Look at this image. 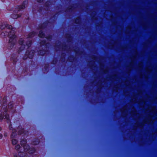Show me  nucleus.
Returning <instances> with one entry per match:
<instances>
[{"mask_svg":"<svg viewBox=\"0 0 157 157\" xmlns=\"http://www.w3.org/2000/svg\"><path fill=\"white\" fill-rule=\"evenodd\" d=\"M0 28L1 30L4 29L6 30L5 33H3H3L5 34V36H9L10 38L9 44L11 46L10 48L12 47L16 41L15 29L13 28L11 25L6 24H2L1 25Z\"/></svg>","mask_w":157,"mask_h":157,"instance_id":"nucleus-1","label":"nucleus"},{"mask_svg":"<svg viewBox=\"0 0 157 157\" xmlns=\"http://www.w3.org/2000/svg\"><path fill=\"white\" fill-rule=\"evenodd\" d=\"M21 147H20L19 145H16L15 148L16 149H20L23 148L24 152H20L18 153V155L20 157H24L26 155L27 153L31 154L33 153L35 151V149L33 148H29V146L26 144V141L25 139L22 140L21 142Z\"/></svg>","mask_w":157,"mask_h":157,"instance_id":"nucleus-2","label":"nucleus"},{"mask_svg":"<svg viewBox=\"0 0 157 157\" xmlns=\"http://www.w3.org/2000/svg\"><path fill=\"white\" fill-rule=\"evenodd\" d=\"M12 104V102H10L9 104L8 108H7L6 107L5 109L4 108L5 107H4V106L3 105L2 106L3 109H2L0 111L1 114H2L3 116H4L5 119H6L7 122H10V121L9 119V116L7 113V112L9 108H12V106H11ZM4 106H5V105H4Z\"/></svg>","mask_w":157,"mask_h":157,"instance_id":"nucleus-3","label":"nucleus"},{"mask_svg":"<svg viewBox=\"0 0 157 157\" xmlns=\"http://www.w3.org/2000/svg\"><path fill=\"white\" fill-rule=\"evenodd\" d=\"M24 40L23 39H20L19 40V44L21 45V47H20V50H23L26 46H27L28 48L30 47L31 45L32 42L30 41H29L26 43V45L24 44L23 41Z\"/></svg>","mask_w":157,"mask_h":157,"instance_id":"nucleus-4","label":"nucleus"},{"mask_svg":"<svg viewBox=\"0 0 157 157\" xmlns=\"http://www.w3.org/2000/svg\"><path fill=\"white\" fill-rule=\"evenodd\" d=\"M35 52L34 50L31 51L30 52H29L28 51H27L26 54L29 58L31 59L33 57Z\"/></svg>","mask_w":157,"mask_h":157,"instance_id":"nucleus-5","label":"nucleus"},{"mask_svg":"<svg viewBox=\"0 0 157 157\" xmlns=\"http://www.w3.org/2000/svg\"><path fill=\"white\" fill-rule=\"evenodd\" d=\"M27 3H28V2L27 1H25L23 2L22 5L21 6H18V11H19L21 10H22L23 9H24L25 7V4H27Z\"/></svg>","mask_w":157,"mask_h":157,"instance_id":"nucleus-6","label":"nucleus"},{"mask_svg":"<svg viewBox=\"0 0 157 157\" xmlns=\"http://www.w3.org/2000/svg\"><path fill=\"white\" fill-rule=\"evenodd\" d=\"M16 131L14 129H13L12 130V134L11 135V138H12L15 137L16 135Z\"/></svg>","mask_w":157,"mask_h":157,"instance_id":"nucleus-7","label":"nucleus"},{"mask_svg":"<svg viewBox=\"0 0 157 157\" xmlns=\"http://www.w3.org/2000/svg\"><path fill=\"white\" fill-rule=\"evenodd\" d=\"M39 36L40 37L43 38L44 36V34L41 31L39 33Z\"/></svg>","mask_w":157,"mask_h":157,"instance_id":"nucleus-8","label":"nucleus"},{"mask_svg":"<svg viewBox=\"0 0 157 157\" xmlns=\"http://www.w3.org/2000/svg\"><path fill=\"white\" fill-rule=\"evenodd\" d=\"M39 143V140L38 139H36L35 141H33V144L34 145L38 144Z\"/></svg>","mask_w":157,"mask_h":157,"instance_id":"nucleus-9","label":"nucleus"},{"mask_svg":"<svg viewBox=\"0 0 157 157\" xmlns=\"http://www.w3.org/2000/svg\"><path fill=\"white\" fill-rule=\"evenodd\" d=\"M20 16H19L17 14H12L11 15V17L13 19H16L19 17Z\"/></svg>","mask_w":157,"mask_h":157,"instance_id":"nucleus-10","label":"nucleus"},{"mask_svg":"<svg viewBox=\"0 0 157 157\" xmlns=\"http://www.w3.org/2000/svg\"><path fill=\"white\" fill-rule=\"evenodd\" d=\"M35 35V33L34 32L30 33L28 36V38H30L33 37Z\"/></svg>","mask_w":157,"mask_h":157,"instance_id":"nucleus-11","label":"nucleus"},{"mask_svg":"<svg viewBox=\"0 0 157 157\" xmlns=\"http://www.w3.org/2000/svg\"><path fill=\"white\" fill-rule=\"evenodd\" d=\"M24 130L23 129H21V130H19L18 132V133L19 135L23 133H24Z\"/></svg>","mask_w":157,"mask_h":157,"instance_id":"nucleus-12","label":"nucleus"},{"mask_svg":"<svg viewBox=\"0 0 157 157\" xmlns=\"http://www.w3.org/2000/svg\"><path fill=\"white\" fill-rule=\"evenodd\" d=\"M12 144L13 145H15L17 142V141L15 139H13L12 140Z\"/></svg>","mask_w":157,"mask_h":157,"instance_id":"nucleus-13","label":"nucleus"},{"mask_svg":"<svg viewBox=\"0 0 157 157\" xmlns=\"http://www.w3.org/2000/svg\"><path fill=\"white\" fill-rule=\"evenodd\" d=\"M39 53L40 55L43 56L45 54V52L43 51H41Z\"/></svg>","mask_w":157,"mask_h":157,"instance_id":"nucleus-14","label":"nucleus"},{"mask_svg":"<svg viewBox=\"0 0 157 157\" xmlns=\"http://www.w3.org/2000/svg\"><path fill=\"white\" fill-rule=\"evenodd\" d=\"M43 0H37V1L39 2H42Z\"/></svg>","mask_w":157,"mask_h":157,"instance_id":"nucleus-15","label":"nucleus"},{"mask_svg":"<svg viewBox=\"0 0 157 157\" xmlns=\"http://www.w3.org/2000/svg\"><path fill=\"white\" fill-rule=\"evenodd\" d=\"M2 135L0 133V139H1L2 138Z\"/></svg>","mask_w":157,"mask_h":157,"instance_id":"nucleus-16","label":"nucleus"},{"mask_svg":"<svg viewBox=\"0 0 157 157\" xmlns=\"http://www.w3.org/2000/svg\"><path fill=\"white\" fill-rule=\"evenodd\" d=\"M7 133H5L4 134V136H7Z\"/></svg>","mask_w":157,"mask_h":157,"instance_id":"nucleus-17","label":"nucleus"},{"mask_svg":"<svg viewBox=\"0 0 157 157\" xmlns=\"http://www.w3.org/2000/svg\"><path fill=\"white\" fill-rule=\"evenodd\" d=\"M14 157H17V156H16V155H14Z\"/></svg>","mask_w":157,"mask_h":157,"instance_id":"nucleus-18","label":"nucleus"},{"mask_svg":"<svg viewBox=\"0 0 157 157\" xmlns=\"http://www.w3.org/2000/svg\"><path fill=\"white\" fill-rule=\"evenodd\" d=\"M11 127L10 126H9V128H10V129H11Z\"/></svg>","mask_w":157,"mask_h":157,"instance_id":"nucleus-19","label":"nucleus"},{"mask_svg":"<svg viewBox=\"0 0 157 157\" xmlns=\"http://www.w3.org/2000/svg\"><path fill=\"white\" fill-rule=\"evenodd\" d=\"M2 130V128L1 127H0V131Z\"/></svg>","mask_w":157,"mask_h":157,"instance_id":"nucleus-20","label":"nucleus"}]
</instances>
